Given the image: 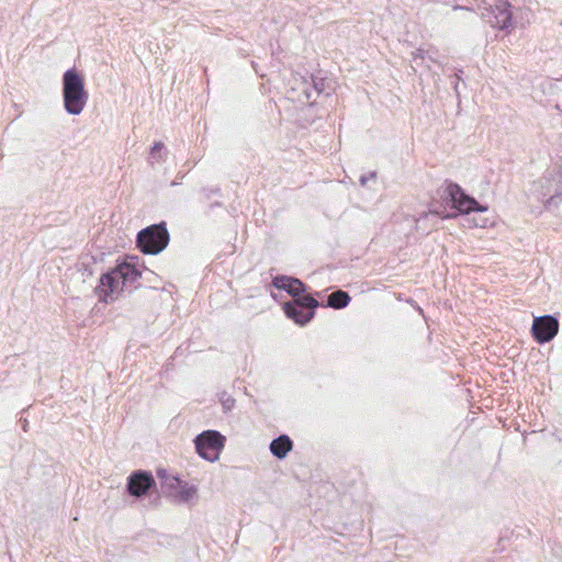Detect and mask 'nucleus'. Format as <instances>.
<instances>
[{
    "label": "nucleus",
    "mask_w": 562,
    "mask_h": 562,
    "mask_svg": "<svg viewBox=\"0 0 562 562\" xmlns=\"http://www.w3.org/2000/svg\"><path fill=\"white\" fill-rule=\"evenodd\" d=\"M559 331V321L552 315H542L533 318L531 326L532 338L538 344L551 341Z\"/></svg>",
    "instance_id": "obj_7"
},
{
    "label": "nucleus",
    "mask_w": 562,
    "mask_h": 562,
    "mask_svg": "<svg viewBox=\"0 0 562 562\" xmlns=\"http://www.w3.org/2000/svg\"><path fill=\"white\" fill-rule=\"evenodd\" d=\"M218 401L222 404L223 412L229 413L234 409L236 401L229 395L226 391H223L218 394Z\"/></svg>",
    "instance_id": "obj_17"
},
{
    "label": "nucleus",
    "mask_w": 562,
    "mask_h": 562,
    "mask_svg": "<svg viewBox=\"0 0 562 562\" xmlns=\"http://www.w3.org/2000/svg\"><path fill=\"white\" fill-rule=\"evenodd\" d=\"M168 243L169 233L164 222L142 229L136 238L138 249L146 255L161 252L168 246Z\"/></svg>",
    "instance_id": "obj_3"
},
{
    "label": "nucleus",
    "mask_w": 562,
    "mask_h": 562,
    "mask_svg": "<svg viewBox=\"0 0 562 562\" xmlns=\"http://www.w3.org/2000/svg\"><path fill=\"white\" fill-rule=\"evenodd\" d=\"M456 77L458 78V80H461V75H456Z\"/></svg>",
    "instance_id": "obj_23"
},
{
    "label": "nucleus",
    "mask_w": 562,
    "mask_h": 562,
    "mask_svg": "<svg viewBox=\"0 0 562 562\" xmlns=\"http://www.w3.org/2000/svg\"><path fill=\"white\" fill-rule=\"evenodd\" d=\"M272 284L277 289L284 290L293 297H302L301 294L306 292V285L297 278L288 276H276L272 279Z\"/></svg>",
    "instance_id": "obj_10"
},
{
    "label": "nucleus",
    "mask_w": 562,
    "mask_h": 562,
    "mask_svg": "<svg viewBox=\"0 0 562 562\" xmlns=\"http://www.w3.org/2000/svg\"><path fill=\"white\" fill-rule=\"evenodd\" d=\"M156 486L155 479L149 471H133L126 480V491L131 496L142 497Z\"/></svg>",
    "instance_id": "obj_8"
},
{
    "label": "nucleus",
    "mask_w": 562,
    "mask_h": 562,
    "mask_svg": "<svg viewBox=\"0 0 562 562\" xmlns=\"http://www.w3.org/2000/svg\"><path fill=\"white\" fill-rule=\"evenodd\" d=\"M429 214H431V215H439V212L438 211H430L429 213H425L424 217H427Z\"/></svg>",
    "instance_id": "obj_21"
},
{
    "label": "nucleus",
    "mask_w": 562,
    "mask_h": 562,
    "mask_svg": "<svg viewBox=\"0 0 562 562\" xmlns=\"http://www.w3.org/2000/svg\"><path fill=\"white\" fill-rule=\"evenodd\" d=\"M375 177H376L375 172H370L369 175L361 176L360 183L362 186H366L370 179H375Z\"/></svg>",
    "instance_id": "obj_19"
},
{
    "label": "nucleus",
    "mask_w": 562,
    "mask_h": 562,
    "mask_svg": "<svg viewBox=\"0 0 562 562\" xmlns=\"http://www.w3.org/2000/svg\"><path fill=\"white\" fill-rule=\"evenodd\" d=\"M312 82L313 87L311 89L306 88L304 90L306 101H310L315 95H319L321 93L325 92L326 89V81L324 78H317L312 76Z\"/></svg>",
    "instance_id": "obj_14"
},
{
    "label": "nucleus",
    "mask_w": 562,
    "mask_h": 562,
    "mask_svg": "<svg viewBox=\"0 0 562 562\" xmlns=\"http://www.w3.org/2000/svg\"><path fill=\"white\" fill-rule=\"evenodd\" d=\"M454 90H456V92H457V93H459V92H458V83H456V86H454Z\"/></svg>",
    "instance_id": "obj_22"
},
{
    "label": "nucleus",
    "mask_w": 562,
    "mask_h": 562,
    "mask_svg": "<svg viewBox=\"0 0 562 562\" xmlns=\"http://www.w3.org/2000/svg\"><path fill=\"white\" fill-rule=\"evenodd\" d=\"M293 442L288 435H280L270 443V452L278 459H284L292 450Z\"/></svg>",
    "instance_id": "obj_11"
},
{
    "label": "nucleus",
    "mask_w": 562,
    "mask_h": 562,
    "mask_svg": "<svg viewBox=\"0 0 562 562\" xmlns=\"http://www.w3.org/2000/svg\"><path fill=\"white\" fill-rule=\"evenodd\" d=\"M318 301L311 295H303L283 304L285 315L299 325L307 324L315 315Z\"/></svg>",
    "instance_id": "obj_6"
},
{
    "label": "nucleus",
    "mask_w": 562,
    "mask_h": 562,
    "mask_svg": "<svg viewBox=\"0 0 562 562\" xmlns=\"http://www.w3.org/2000/svg\"><path fill=\"white\" fill-rule=\"evenodd\" d=\"M350 296L347 292L342 290H337L328 295L326 306L333 307L335 310H340L346 307L350 302Z\"/></svg>",
    "instance_id": "obj_13"
},
{
    "label": "nucleus",
    "mask_w": 562,
    "mask_h": 562,
    "mask_svg": "<svg viewBox=\"0 0 562 562\" xmlns=\"http://www.w3.org/2000/svg\"><path fill=\"white\" fill-rule=\"evenodd\" d=\"M195 486L189 485L187 482H182L175 495L178 496L181 502H189L195 496Z\"/></svg>",
    "instance_id": "obj_15"
},
{
    "label": "nucleus",
    "mask_w": 562,
    "mask_h": 562,
    "mask_svg": "<svg viewBox=\"0 0 562 562\" xmlns=\"http://www.w3.org/2000/svg\"><path fill=\"white\" fill-rule=\"evenodd\" d=\"M61 85L65 111L70 115H79L89 99L83 76L76 68H70L64 72Z\"/></svg>",
    "instance_id": "obj_2"
},
{
    "label": "nucleus",
    "mask_w": 562,
    "mask_h": 562,
    "mask_svg": "<svg viewBox=\"0 0 562 562\" xmlns=\"http://www.w3.org/2000/svg\"><path fill=\"white\" fill-rule=\"evenodd\" d=\"M167 155L165 145L161 142H156L150 149L149 162L164 161Z\"/></svg>",
    "instance_id": "obj_16"
},
{
    "label": "nucleus",
    "mask_w": 562,
    "mask_h": 562,
    "mask_svg": "<svg viewBox=\"0 0 562 562\" xmlns=\"http://www.w3.org/2000/svg\"><path fill=\"white\" fill-rule=\"evenodd\" d=\"M426 50H424L423 48H418L416 52L413 53V59L412 61L419 66L420 63L425 59L426 57Z\"/></svg>",
    "instance_id": "obj_18"
},
{
    "label": "nucleus",
    "mask_w": 562,
    "mask_h": 562,
    "mask_svg": "<svg viewBox=\"0 0 562 562\" xmlns=\"http://www.w3.org/2000/svg\"><path fill=\"white\" fill-rule=\"evenodd\" d=\"M445 196L459 214H470L471 212L483 213L488 210L487 205H481L473 196L467 194L464 190L454 182L447 183Z\"/></svg>",
    "instance_id": "obj_5"
},
{
    "label": "nucleus",
    "mask_w": 562,
    "mask_h": 562,
    "mask_svg": "<svg viewBox=\"0 0 562 562\" xmlns=\"http://www.w3.org/2000/svg\"><path fill=\"white\" fill-rule=\"evenodd\" d=\"M473 223H474V226L486 227L488 224V221L486 218H480V220L473 218Z\"/></svg>",
    "instance_id": "obj_20"
},
{
    "label": "nucleus",
    "mask_w": 562,
    "mask_h": 562,
    "mask_svg": "<svg viewBox=\"0 0 562 562\" xmlns=\"http://www.w3.org/2000/svg\"><path fill=\"white\" fill-rule=\"evenodd\" d=\"M510 4L507 1H503L495 7H491V10L485 15L486 21L491 24L492 27H497L499 30H507L512 26V18L513 14L509 10Z\"/></svg>",
    "instance_id": "obj_9"
},
{
    "label": "nucleus",
    "mask_w": 562,
    "mask_h": 562,
    "mask_svg": "<svg viewBox=\"0 0 562 562\" xmlns=\"http://www.w3.org/2000/svg\"><path fill=\"white\" fill-rule=\"evenodd\" d=\"M157 476L161 480V487L170 495H175L181 486L182 481L178 476L169 474L166 470H158Z\"/></svg>",
    "instance_id": "obj_12"
},
{
    "label": "nucleus",
    "mask_w": 562,
    "mask_h": 562,
    "mask_svg": "<svg viewBox=\"0 0 562 562\" xmlns=\"http://www.w3.org/2000/svg\"><path fill=\"white\" fill-rule=\"evenodd\" d=\"M226 438L217 430H205L199 434L194 439V446L198 454L206 461L215 462L218 460L224 449Z\"/></svg>",
    "instance_id": "obj_4"
},
{
    "label": "nucleus",
    "mask_w": 562,
    "mask_h": 562,
    "mask_svg": "<svg viewBox=\"0 0 562 562\" xmlns=\"http://www.w3.org/2000/svg\"><path fill=\"white\" fill-rule=\"evenodd\" d=\"M142 277V272L132 262L124 261L111 271L103 273L95 292L99 300L105 303L114 300V295L123 291L124 286L132 285Z\"/></svg>",
    "instance_id": "obj_1"
}]
</instances>
